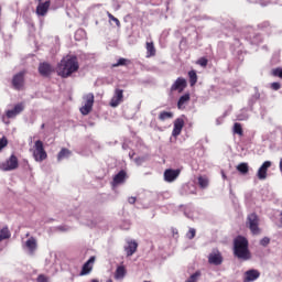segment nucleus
I'll use <instances>...</instances> for the list:
<instances>
[{
  "label": "nucleus",
  "mask_w": 282,
  "mask_h": 282,
  "mask_svg": "<svg viewBox=\"0 0 282 282\" xmlns=\"http://www.w3.org/2000/svg\"><path fill=\"white\" fill-rule=\"evenodd\" d=\"M0 241H2L1 238H0Z\"/></svg>",
  "instance_id": "obj_47"
},
{
  "label": "nucleus",
  "mask_w": 282,
  "mask_h": 282,
  "mask_svg": "<svg viewBox=\"0 0 282 282\" xmlns=\"http://www.w3.org/2000/svg\"><path fill=\"white\" fill-rule=\"evenodd\" d=\"M34 149L35 150L33 152V158L35 162H43V160H47V152L43 147V141L41 140L35 141Z\"/></svg>",
  "instance_id": "obj_6"
},
{
  "label": "nucleus",
  "mask_w": 282,
  "mask_h": 282,
  "mask_svg": "<svg viewBox=\"0 0 282 282\" xmlns=\"http://www.w3.org/2000/svg\"><path fill=\"white\" fill-rule=\"evenodd\" d=\"M184 129V119L177 118L174 121V128L172 131L173 138H177L182 133V130Z\"/></svg>",
  "instance_id": "obj_17"
},
{
  "label": "nucleus",
  "mask_w": 282,
  "mask_h": 282,
  "mask_svg": "<svg viewBox=\"0 0 282 282\" xmlns=\"http://www.w3.org/2000/svg\"><path fill=\"white\" fill-rule=\"evenodd\" d=\"M208 263H210V265H221V263H224V257L221 256V252L216 250L209 253Z\"/></svg>",
  "instance_id": "obj_11"
},
{
  "label": "nucleus",
  "mask_w": 282,
  "mask_h": 282,
  "mask_svg": "<svg viewBox=\"0 0 282 282\" xmlns=\"http://www.w3.org/2000/svg\"><path fill=\"white\" fill-rule=\"evenodd\" d=\"M6 147H8V138L2 137L0 139V151H3V149H6Z\"/></svg>",
  "instance_id": "obj_37"
},
{
  "label": "nucleus",
  "mask_w": 282,
  "mask_h": 282,
  "mask_svg": "<svg viewBox=\"0 0 282 282\" xmlns=\"http://www.w3.org/2000/svg\"><path fill=\"white\" fill-rule=\"evenodd\" d=\"M37 282H50V279L45 276L44 274H40L37 276Z\"/></svg>",
  "instance_id": "obj_41"
},
{
  "label": "nucleus",
  "mask_w": 282,
  "mask_h": 282,
  "mask_svg": "<svg viewBox=\"0 0 282 282\" xmlns=\"http://www.w3.org/2000/svg\"><path fill=\"white\" fill-rule=\"evenodd\" d=\"M260 245H262L263 248L270 246V238H268V237L262 238V239L260 240Z\"/></svg>",
  "instance_id": "obj_39"
},
{
  "label": "nucleus",
  "mask_w": 282,
  "mask_h": 282,
  "mask_svg": "<svg viewBox=\"0 0 282 282\" xmlns=\"http://www.w3.org/2000/svg\"><path fill=\"white\" fill-rule=\"evenodd\" d=\"M223 178L226 180V174L223 173Z\"/></svg>",
  "instance_id": "obj_45"
},
{
  "label": "nucleus",
  "mask_w": 282,
  "mask_h": 282,
  "mask_svg": "<svg viewBox=\"0 0 282 282\" xmlns=\"http://www.w3.org/2000/svg\"><path fill=\"white\" fill-rule=\"evenodd\" d=\"M52 6V1L46 0L44 2H39L35 9V14L37 17H46L47 12H50V7Z\"/></svg>",
  "instance_id": "obj_9"
},
{
  "label": "nucleus",
  "mask_w": 282,
  "mask_h": 282,
  "mask_svg": "<svg viewBox=\"0 0 282 282\" xmlns=\"http://www.w3.org/2000/svg\"><path fill=\"white\" fill-rule=\"evenodd\" d=\"M260 221L259 215L252 213L247 216L246 226L249 228L251 234L261 235V228L259 227Z\"/></svg>",
  "instance_id": "obj_3"
},
{
  "label": "nucleus",
  "mask_w": 282,
  "mask_h": 282,
  "mask_svg": "<svg viewBox=\"0 0 282 282\" xmlns=\"http://www.w3.org/2000/svg\"><path fill=\"white\" fill-rule=\"evenodd\" d=\"M196 230L194 228H189L188 232L186 234L187 239H195Z\"/></svg>",
  "instance_id": "obj_38"
},
{
  "label": "nucleus",
  "mask_w": 282,
  "mask_h": 282,
  "mask_svg": "<svg viewBox=\"0 0 282 282\" xmlns=\"http://www.w3.org/2000/svg\"><path fill=\"white\" fill-rule=\"evenodd\" d=\"M127 276V268L124 265H119L115 271V279L120 281Z\"/></svg>",
  "instance_id": "obj_20"
},
{
  "label": "nucleus",
  "mask_w": 282,
  "mask_h": 282,
  "mask_svg": "<svg viewBox=\"0 0 282 282\" xmlns=\"http://www.w3.org/2000/svg\"><path fill=\"white\" fill-rule=\"evenodd\" d=\"M171 118H173V112L161 111L159 115V120H161V122H164V120H171Z\"/></svg>",
  "instance_id": "obj_28"
},
{
  "label": "nucleus",
  "mask_w": 282,
  "mask_h": 282,
  "mask_svg": "<svg viewBox=\"0 0 282 282\" xmlns=\"http://www.w3.org/2000/svg\"><path fill=\"white\" fill-rule=\"evenodd\" d=\"M83 100H84V106L79 108V111L82 116H89V113H91V110L94 109V100H95L94 94L88 93L84 95Z\"/></svg>",
  "instance_id": "obj_4"
},
{
  "label": "nucleus",
  "mask_w": 282,
  "mask_h": 282,
  "mask_svg": "<svg viewBox=\"0 0 282 282\" xmlns=\"http://www.w3.org/2000/svg\"><path fill=\"white\" fill-rule=\"evenodd\" d=\"M271 89H273L274 91H279V89H281V84L279 82L272 83Z\"/></svg>",
  "instance_id": "obj_40"
},
{
  "label": "nucleus",
  "mask_w": 282,
  "mask_h": 282,
  "mask_svg": "<svg viewBox=\"0 0 282 282\" xmlns=\"http://www.w3.org/2000/svg\"><path fill=\"white\" fill-rule=\"evenodd\" d=\"M91 282H99L97 279H93Z\"/></svg>",
  "instance_id": "obj_44"
},
{
  "label": "nucleus",
  "mask_w": 282,
  "mask_h": 282,
  "mask_svg": "<svg viewBox=\"0 0 282 282\" xmlns=\"http://www.w3.org/2000/svg\"><path fill=\"white\" fill-rule=\"evenodd\" d=\"M236 169L239 173H241V175H248V171H250L248 163H240Z\"/></svg>",
  "instance_id": "obj_27"
},
{
  "label": "nucleus",
  "mask_w": 282,
  "mask_h": 282,
  "mask_svg": "<svg viewBox=\"0 0 282 282\" xmlns=\"http://www.w3.org/2000/svg\"><path fill=\"white\" fill-rule=\"evenodd\" d=\"M78 69H80V65L78 64V57L75 55H67L57 65V74L62 78H69V76L76 74Z\"/></svg>",
  "instance_id": "obj_1"
},
{
  "label": "nucleus",
  "mask_w": 282,
  "mask_h": 282,
  "mask_svg": "<svg viewBox=\"0 0 282 282\" xmlns=\"http://www.w3.org/2000/svg\"><path fill=\"white\" fill-rule=\"evenodd\" d=\"M272 76H276L278 78H282V68L281 67L273 68L272 69Z\"/></svg>",
  "instance_id": "obj_36"
},
{
  "label": "nucleus",
  "mask_w": 282,
  "mask_h": 282,
  "mask_svg": "<svg viewBox=\"0 0 282 282\" xmlns=\"http://www.w3.org/2000/svg\"><path fill=\"white\" fill-rule=\"evenodd\" d=\"M280 171L282 173V159L280 160Z\"/></svg>",
  "instance_id": "obj_43"
},
{
  "label": "nucleus",
  "mask_w": 282,
  "mask_h": 282,
  "mask_svg": "<svg viewBox=\"0 0 282 282\" xmlns=\"http://www.w3.org/2000/svg\"><path fill=\"white\" fill-rule=\"evenodd\" d=\"M234 133H236L237 135H243V128L241 127V123L236 122L234 124Z\"/></svg>",
  "instance_id": "obj_32"
},
{
  "label": "nucleus",
  "mask_w": 282,
  "mask_h": 282,
  "mask_svg": "<svg viewBox=\"0 0 282 282\" xmlns=\"http://www.w3.org/2000/svg\"><path fill=\"white\" fill-rule=\"evenodd\" d=\"M189 101H191V95L189 94H185V95L181 96L178 101H177L178 109H184V105L188 104Z\"/></svg>",
  "instance_id": "obj_23"
},
{
  "label": "nucleus",
  "mask_w": 282,
  "mask_h": 282,
  "mask_svg": "<svg viewBox=\"0 0 282 282\" xmlns=\"http://www.w3.org/2000/svg\"><path fill=\"white\" fill-rule=\"evenodd\" d=\"M17 169H19V158L14 154H11L9 159L0 163V171H17Z\"/></svg>",
  "instance_id": "obj_5"
},
{
  "label": "nucleus",
  "mask_w": 282,
  "mask_h": 282,
  "mask_svg": "<svg viewBox=\"0 0 282 282\" xmlns=\"http://www.w3.org/2000/svg\"><path fill=\"white\" fill-rule=\"evenodd\" d=\"M208 176H199L198 177V185L200 186V188H208Z\"/></svg>",
  "instance_id": "obj_29"
},
{
  "label": "nucleus",
  "mask_w": 282,
  "mask_h": 282,
  "mask_svg": "<svg viewBox=\"0 0 282 282\" xmlns=\"http://www.w3.org/2000/svg\"><path fill=\"white\" fill-rule=\"evenodd\" d=\"M107 17L109 21H113V23H116L117 28H120V20H118V18L113 17L110 12L107 13Z\"/></svg>",
  "instance_id": "obj_34"
},
{
  "label": "nucleus",
  "mask_w": 282,
  "mask_h": 282,
  "mask_svg": "<svg viewBox=\"0 0 282 282\" xmlns=\"http://www.w3.org/2000/svg\"><path fill=\"white\" fill-rule=\"evenodd\" d=\"M124 251H126L127 257H133V254H135V252H138V242H135V241L128 242V246L124 247Z\"/></svg>",
  "instance_id": "obj_19"
},
{
  "label": "nucleus",
  "mask_w": 282,
  "mask_h": 282,
  "mask_svg": "<svg viewBox=\"0 0 282 282\" xmlns=\"http://www.w3.org/2000/svg\"><path fill=\"white\" fill-rule=\"evenodd\" d=\"M94 263H96V257H90L88 261L83 265L79 276H85L94 270Z\"/></svg>",
  "instance_id": "obj_15"
},
{
  "label": "nucleus",
  "mask_w": 282,
  "mask_h": 282,
  "mask_svg": "<svg viewBox=\"0 0 282 282\" xmlns=\"http://www.w3.org/2000/svg\"><path fill=\"white\" fill-rule=\"evenodd\" d=\"M121 102H124V89L117 86L115 88L113 96L110 99L109 105L116 108L119 107Z\"/></svg>",
  "instance_id": "obj_8"
},
{
  "label": "nucleus",
  "mask_w": 282,
  "mask_h": 282,
  "mask_svg": "<svg viewBox=\"0 0 282 282\" xmlns=\"http://www.w3.org/2000/svg\"><path fill=\"white\" fill-rule=\"evenodd\" d=\"M25 74H28V70H21L13 76L12 87L13 89H17V91H21V89L25 87Z\"/></svg>",
  "instance_id": "obj_7"
},
{
  "label": "nucleus",
  "mask_w": 282,
  "mask_h": 282,
  "mask_svg": "<svg viewBox=\"0 0 282 282\" xmlns=\"http://www.w3.org/2000/svg\"><path fill=\"white\" fill-rule=\"evenodd\" d=\"M11 234H10V229H8V227H4L0 230V239L1 241H3L4 239H10Z\"/></svg>",
  "instance_id": "obj_30"
},
{
  "label": "nucleus",
  "mask_w": 282,
  "mask_h": 282,
  "mask_svg": "<svg viewBox=\"0 0 282 282\" xmlns=\"http://www.w3.org/2000/svg\"><path fill=\"white\" fill-rule=\"evenodd\" d=\"M128 63H131V61L124 58V57H121L118 59V62L116 64L112 65V67H120V66H124L127 65Z\"/></svg>",
  "instance_id": "obj_33"
},
{
  "label": "nucleus",
  "mask_w": 282,
  "mask_h": 282,
  "mask_svg": "<svg viewBox=\"0 0 282 282\" xmlns=\"http://www.w3.org/2000/svg\"><path fill=\"white\" fill-rule=\"evenodd\" d=\"M42 129H45V123L42 124Z\"/></svg>",
  "instance_id": "obj_46"
},
{
  "label": "nucleus",
  "mask_w": 282,
  "mask_h": 282,
  "mask_svg": "<svg viewBox=\"0 0 282 282\" xmlns=\"http://www.w3.org/2000/svg\"><path fill=\"white\" fill-rule=\"evenodd\" d=\"M128 202H129V204H135L137 198L131 196V197L128 198Z\"/></svg>",
  "instance_id": "obj_42"
},
{
  "label": "nucleus",
  "mask_w": 282,
  "mask_h": 282,
  "mask_svg": "<svg viewBox=\"0 0 282 282\" xmlns=\"http://www.w3.org/2000/svg\"><path fill=\"white\" fill-rule=\"evenodd\" d=\"M272 166V162L265 161L258 170V178L265 180L268 177V170Z\"/></svg>",
  "instance_id": "obj_18"
},
{
  "label": "nucleus",
  "mask_w": 282,
  "mask_h": 282,
  "mask_svg": "<svg viewBox=\"0 0 282 282\" xmlns=\"http://www.w3.org/2000/svg\"><path fill=\"white\" fill-rule=\"evenodd\" d=\"M145 50H147V58H151L155 56L156 50H155V44L153 42H147Z\"/></svg>",
  "instance_id": "obj_21"
},
{
  "label": "nucleus",
  "mask_w": 282,
  "mask_h": 282,
  "mask_svg": "<svg viewBox=\"0 0 282 282\" xmlns=\"http://www.w3.org/2000/svg\"><path fill=\"white\" fill-rule=\"evenodd\" d=\"M199 276H202V271H196L185 282H197L199 281Z\"/></svg>",
  "instance_id": "obj_31"
},
{
  "label": "nucleus",
  "mask_w": 282,
  "mask_h": 282,
  "mask_svg": "<svg viewBox=\"0 0 282 282\" xmlns=\"http://www.w3.org/2000/svg\"><path fill=\"white\" fill-rule=\"evenodd\" d=\"M234 256L241 261H250L252 254L250 253L248 238L238 236L234 240Z\"/></svg>",
  "instance_id": "obj_2"
},
{
  "label": "nucleus",
  "mask_w": 282,
  "mask_h": 282,
  "mask_svg": "<svg viewBox=\"0 0 282 282\" xmlns=\"http://www.w3.org/2000/svg\"><path fill=\"white\" fill-rule=\"evenodd\" d=\"M25 246L30 250V253L33 254L34 250H36V238L31 237L26 240Z\"/></svg>",
  "instance_id": "obj_24"
},
{
  "label": "nucleus",
  "mask_w": 282,
  "mask_h": 282,
  "mask_svg": "<svg viewBox=\"0 0 282 282\" xmlns=\"http://www.w3.org/2000/svg\"><path fill=\"white\" fill-rule=\"evenodd\" d=\"M69 155H72V151L67 148H63L57 154V160L61 162V160H65V158H69Z\"/></svg>",
  "instance_id": "obj_25"
},
{
  "label": "nucleus",
  "mask_w": 282,
  "mask_h": 282,
  "mask_svg": "<svg viewBox=\"0 0 282 282\" xmlns=\"http://www.w3.org/2000/svg\"><path fill=\"white\" fill-rule=\"evenodd\" d=\"M39 74H40V76H43L44 78H48V76H52V74H54V67L52 65H50V63H47V62L40 63Z\"/></svg>",
  "instance_id": "obj_10"
},
{
  "label": "nucleus",
  "mask_w": 282,
  "mask_h": 282,
  "mask_svg": "<svg viewBox=\"0 0 282 282\" xmlns=\"http://www.w3.org/2000/svg\"><path fill=\"white\" fill-rule=\"evenodd\" d=\"M187 83L184 79V77H178L174 84L171 86V91H178V94H182L184 89H186Z\"/></svg>",
  "instance_id": "obj_13"
},
{
  "label": "nucleus",
  "mask_w": 282,
  "mask_h": 282,
  "mask_svg": "<svg viewBox=\"0 0 282 282\" xmlns=\"http://www.w3.org/2000/svg\"><path fill=\"white\" fill-rule=\"evenodd\" d=\"M197 65H200V67H207L208 66V59L206 57H200L197 62Z\"/></svg>",
  "instance_id": "obj_35"
},
{
  "label": "nucleus",
  "mask_w": 282,
  "mask_h": 282,
  "mask_svg": "<svg viewBox=\"0 0 282 282\" xmlns=\"http://www.w3.org/2000/svg\"><path fill=\"white\" fill-rule=\"evenodd\" d=\"M180 173H182V170L167 169L164 171V181L169 183L175 182L180 177Z\"/></svg>",
  "instance_id": "obj_14"
},
{
  "label": "nucleus",
  "mask_w": 282,
  "mask_h": 282,
  "mask_svg": "<svg viewBox=\"0 0 282 282\" xmlns=\"http://www.w3.org/2000/svg\"><path fill=\"white\" fill-rule=\"evenodd\" d=\"M259 276H261V272H259V270H248L245 272L243 282H254L257 279H259Z\"/></svg>",
  "instance_id": "obj_16"
},
{
  "label": "nucleus",
  "mask_w": 282,
  "mask_h": 282,
  "mask_svg": "<svg viewBox=\"0 0 282 282\" xmlns=\"http://www.w3.org/2000/svg\"><path fill=\"white\" fill-rule=\"evenodd\" d=\"M189 85L191 87H195L197 85V72L189 70L188 72Z\"/></svg>",
  "instance_id": "obj_26"
},
{
  "label": "nucleus",
  "mask_w": 282,
  "mask_h": 282,
  "mask_svg": "<svg viewBox=\"0 0 282 282\" xmlns=\"http://www.w3.org/2000/svg\"><path fill=\"white\" fill-rule=\"evenodd\" d=\"M24 109H25V105H23V102L17 104L13 107V109L6 111V116L9 119L15 118L20 113H23Z\"/></svg>",
  "instance_id": "obj_12"
},
{
  "label": "nucleus",
  "mask_w": 282,
  "mask_h": 282,
  "mask_svg": "<svg viewBox=\"0 0 282 282\" xmlns=\"http://www.w3.org/2000/svg\"><path fill=\"white\" fill-rule=\"evenodd\" d=\"M127 180V172L124 170H121L117 175L113 177V184H124V181Z\"/></svg>",
  "instance_id": "obj_22"
}]
</instances>
